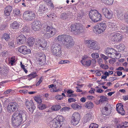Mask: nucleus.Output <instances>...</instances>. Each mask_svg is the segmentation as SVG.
Segmentation results:
<instances>
[{
	"label": "nucleus",
	"instance_id": "1",
	"mask_svg": "<svg viewBox=\"0 0 128 128\" xmlns=\"http://www.w3.org/2000/svg\"><path fill=\"white\" fill-rule=\"evenodd\" d=\"M27 118V113L25 111H16L12 116L11 122L14 127H17L26 122Z\"/></svg>",
	"mask_w": 128,
	"mask_h": 128
},
{
	"label": "nucleus",
	"instance_id": "2",
	"mask_svg": "<svg viewBox=\"0 0 128 128\" xmlns=\"http://www.w3.org/2000/svg\"><path fill=\"white\" fill-rule=\"evenodd\" d=\"M57 40L66 48H70L74 45V42L72 38L68 35H60L58 36Z\"/></svg>",
	"mask_w": 128,
	"mask_h": 128
},
{
	"label": "nucleus",
	"instance_id": "3",
	"mask_svg": "<svg viewBox=\"0 0 128 128\" xmlns=\"http://www.w3.org/2000/svg\"><path fill=\"white\" fill-rule=\"evenodd\" d=\"M63 119L62 116H59L50 121L48 125L52 128H60L63 124Z\"/></svg>",
	"mask_w": 128,
	"mask_h": 128
},
{
	"label": "nucleus",
	"instance_id": "4",
	"mask_svg": "<svg viewBox=\"0 0 128 128\" xmlns=\"http://www.w3.org/2000/svg\"><path fill=\"white\" fill-rule=\"evenodd\" d=\"M89 15L90 19L94 22H97L102 20V15L96 10H91L90 12Z\"/></svg>",
	"mask_w": 128,
	"mask_h": 128
},
{
	"label": "nucleus",
	"instance_id": "5",
	"mask_svg": "<svg viewBox=\"0 0 128 128\" xmlns=\"http://www.w3.org/2000/svg\"><path fill=\"white\" fill-rule=\"evenodd\" d=\"M106 26V23L104 22L99 23L94 26V32L98 34H101L104 31Z\"/></svg>",
	"mask_w": 128,
	"mask_h": 128
},
{
	"label": "nucleus",
	"instance_id": "6",
	"mask_svg": "<svg viewBox=\"0 0 128 128\" xmlns=\"http://www.w3.org/2000/svg\"><path fill=\"white\" fill-rule=\"evenodd\" d=\"M71 31L75 34H78L83 31V26L80 24H72L71 26Z\"/></svg>",
	"mask_w": 128,
	"mask_h": 128
},
{
	"label": "nucleus",
	"instance_id": "7",
	"mask_svg": "<svg viewBox=\"0 0 128 128\" xmlns=\"http://www.w3.org/2000/svg\"><path fill=\"white\" fill-rule=\"evenodd\" d=\"M45 30H46V33L44 34V36L47 38L53 36L57 32L56 28L52 26H47Z\"/></svg>",
	"mask_w": 128,
	"mask_h": 128
},
{
	"label": "nucleus",
	"instance_id": "8",
	"mask_svg": "<svg viewBox=\"0 0 128 128\" xmlns=\"http://www.w3.org/2000/svg\"><path fill=\"white\" fill-rule=\"evenodd\" d=\"M85 43L87 45L88 48L94 50H98L99 49V45L97 42L93 40H86Z\"/></svg>",
	"mask_w": 128,
	"mask_h": 128
},
{
	"label": "nucleus",
	"instance_id": "9",
	"mask_svg": "<svg viewBox=\"0 0 128 128\" xmlns=\"http://www.w3.org/2000/svg\"><path fill=\"white\" fill-rule=\"evenodd\" d=\"M24 18L27 21L31 20L35 18V12L32 11H25L23 14Z\"/></svg>",
	"mask_w": 128,
	"mask_h": 128
},
{
	"label": "nucleus",
	"instance_id": "10",
	"mask_svg": "<svg viewBox=\"0 0 128 128\" xmlns=\"http://www.w3.org/2000/svg\"><path fill=\"white\" fill-rule=\"evenodd\" d=\"M61 46L60 45L56 46L51 48V52L55 56H59L62 55Z\"/></svg>",
	"mask_w": 128,
	"mask_h": 128
},
{
	"label": "nucleus",
	"instance_id": "11",
	"mask_svg": "<svg viewBox=\"0 0 128 128\" xmlns=\"http://www.w3.org/2000/svg\"><path fill=\"white\" fill-rule=\"evenodd\" d=\"M80 119V116L79 114L77 112H74L72 116L71 124L73 126H76L79 123Z\"/></svg>",
	"mask_w": 128,
	"mask_h": 128
},
{
	"label": "nucleus",
	"instance_id": "12",
	"mask_svg": "<svg viewBox=\"0 0 128 128\" xmlns=\"http://www.w3.org/2000/svg\"><path fill=\"white\" fill-rule=\"evenodd\" d=\"M47 44V42L45 40L39 39H37L35 42L36 46L41 48L43 49L46 48Z\"/></svg>",
	"mask_w": 128,
	"mask_h": 128
},
{
	"label": "nucleus",
	"instance_id": "13",
	"mask_svg": "<svg viewBox=\"0 0 128 128\" xmlns=\"http://www.w3.org/2000/svg\"><path fill=\"white\" fill-rule=\"evenodd\" d=\"M112 40L114 41L119 42L122 39V36L117 32L113 33L111 34Z\"/></svg>",
	"mask_w": 128,
	"mask_h": 128
},
{
	"label": "nucleus",
	"instance_id": "14",
	"mask_svg": "<svg viewBox=\"0 0 128 128\" xmlns=\"http://www.w3.org/2000/svg\"><path fill=\"white\" fill-rule=\"evenodd\" d=\"M25 104L26 108L29 110L31 113H32L36 108V107L32 101V100H26V102Z\"/></svg>",
	"mask_w": 128,
	"mask_h": 128
},
{
	"label": "nucleus",
	"instance_id": "15",
	"mask_svg": "<svg viewBox=\"0 0 128 128\" xmlns=\"http://www.w3.org/2000/svg\"><path fill=\"white\" fill-rule=\"evenodd\" d=\"M26 42V37L23 34H21L17 38V44L18 46L24 44Z\"/></svg>",
	"mask_w": 128,
	"mask_h": 128
},
{
	"label": "nucleus",
	"instance_id": "16",
	"mask_svg": "<svg viewBox=\"0 0 128 128\" xmlns=\"http://www.w3.org/2000/svg\"><path fill=\"white\" fill-rule=\"evenodd\" d=\"M18 51L20 52L24 55L29 54L30 52V49L27 48L26 46H22L19 47Z\"/></svg>",
	"mask_w": 128,
	"mask_h": 128
},
{
	"label": "nucleus",
	"instance_id": "17",
	"mask_svg": "<svg viewBox=\"0 0 128 128\" xmlns=\"http://www.w3.org/2000/svg\"><path fill=\"white\" fill-rule=\"evenodd\" d=\"M17 104L15 102L8 104V112L11 113L16 110Z\"/></svg>",
	"mask_w": 128,
	"mask_h": 128
},
{
	"label": "nucleus",
	"instance_id": "18",
	"mask_svg": "<svg viewBox=\"0 0 128 128\" xmlns=\"http://www.w3.org/2000/svg\"><path fill=\"white\" fill-rule=\"evenodd\" d=\"M114 50L112 48H108L106 49L105 50V54L110 58H113L114 57V55L113 54V52H114Z\"/></svg>",
	"mask_w": 128,
	"mask_h": 128
},
{
	"label": "nucleus",
	"instance_id": "19",
	"mask_svg": "<svg viewBox=\"0 0 128 128\" xmlns=\"http://www.w3.org/2000/svg\"><path fill=\"white\" fill-rule=\"evenodd\" d=\"M50 10L46 8L45 6L42 5H41L39 8L38 11V13L41 14L43 13H47L50 12Z\"/></svg>",
	"mask_w": 128,
	"mask_h": 128
},
{
	"label": "nucleus",
	"instance_id": "20",
	"mask_svg": "<svg viewBox=\"0 0 128 128\" xmlns=\"http://www.w3.org/2000/svg\"><path fill=\"white\" fill-rule=\"evenodd\" d=\"M40 22L38 21L35 20L33 23L32 27L34 31H38L40 28Z\"/></svg>",
	"mask_w": 128,
	"mask_h": 128
},
{
	"label": "nucleus",
	"instance_id": "21",
	"mask_svg": "<svg viewBox=\"0 0 128 128\" xmlns=\"http://www.w3.org/2000/svg\"><path fill=\"white\" fill-rule=\"evenodd\" d=\"M116 12V16L119 20H122L124 19L125 14L123 12L120 10H117Z\"/></svg>",
	"mask_w": 128,
	"mask_h": 128
},
{
	"label": "nucleus",
	"instance_id": "22",
	"mask_svg": "<svg viewBox=\"0 0 128 128\" xmlns=\"http://www.w3.org/2000/svg\"><path fill=\"white\" fill-rule=\"evenodd\" d=\"M36 60L38 63L40 65H43L45 62L46 58L45 56H43L42 58H37Z\"/></svg>",
	"mask_w": 128,
	"mask_h": 128
},
{
	"label": "nucleus",
	"instance_id": "23",
	"mask_svg": "<svg viewBox=\"0 0 128 128\" xmlns=\"http://www.w3.org/2000/svg\"><path fill=\"white\" fill-rule=\"evenodd\" d=\"M116 109V110L119 114L122 115L124 114L125 112L123 108V105L120 106L118 105V106L117 105Z\"/></svg>",
	"mask_w": 128,
	"mask_h": 128
},
{
	"label": "nucleus",
	"instance_id": "24",
	"mask_svg": "<svg viewBox=\"0 0 128 128\" xmlns=\"http://www.w3.org/2000/svg\"><path fill=\"white\" fill-rule=\"evenodd\" d=\"M70 14L67 12H64L61 14L60 18L62 19L66 20L70 17Z\"/></svg>",
	"mask_w": 128,
	"mask_h": 128
},
{
	"label": "nucleus",
	"instance_id": "25",
	"mask_svg": "<svg viewBox=\"0 0 128 128\" xmlns=\"http://www.w3.org/2000/svg\"><path fill=\"white\" fill-rule=\"evenodd\" d=\"M16 61L14 56H12L11 58H8V64L13 66L16 65Z\"/></svg>",
	"mask_w": 128,
	"mask_h": 128
},
{
	"label": "nucleus",
	"instance_id": "26",
	"mask_svg": "<svg viewBox=\"0 0 128 128\" xmlns=\"http://www.w3.org/2000/svg\"><path fill=\"white\" fill-rule=\"evenodd\" d=\"M20 25V23L16 21L14 22L10 25L11 27L14 29L18 28Z\"/></svg>",
	"mask_w": 128,
	"mask_h": 128
},
{
	"label": "nucleus",
	"instance_id": "27",
	"mask_svg": "<svg viewBox=\"0 0 128 128\" xmlns=\"http://www.w3.org/2000/svg\"><path fill=\"white\" fill-rule=\"evenodd\" d=\"M116 48L118 49V51L120 52L124 50L125 48L124 45L122 44H120L119 45L116 46Z\"/></svg>",
	"mask_w": 128,
	"mask_h": 128
},
{
	"label": "nucleus",
	"instance_id": "28",
	"mask_svg": "<svg viewBox=\"0 0 128 128\" xmlns=\"http://www.w3.org/2000/svg\"><path fill=\"white\" fill-rule=\"evenodd\" d=\"M92 116L90 114H86L84 117V122H86L92 118Z\"/></svg>",
	"mask_w": 128,
	"mask_h": 128
},
{
	"label": "nucleus",
	"instance_id": "29",
	"mask_svg": "<svg viewBox=\"0 0 128 128\" xmlns=\"http://www.w3.org/2000/svg\"><path fill=\"white\" fill-rule=\"evenodd\" d=\"M82 64L84 65L88 66L90 65L91 61L90 60L80 61Z\"/></svg>",
	"mask_w": 128,
	"mask_h": 128
},
{
	"label": "nucleus",
	"instance_id": "30",
	"mask_svg": "<svg viewBox=\"0 0 128 128\" xmlns=\"http://www.w3.org/2000/svg\"><path fill=\"white\" fill-rule=\"evenodd\" d=\"M85 106L88 109H91L93 107V104L91 102H88L85 104Z\"/></svg>",
	"mask_w": 128,
	"mask_h": 128
},
{
	"label": "nucleus",
	"instance_id": "31",
	"mask_svg": "<svg viewBox=\"0 0 128 128\" xmlns=\"http://www.w3.org/2000/svg\"><path fill=\"white\" fill-rule=\"evenodd\" d=\"M30 28L29 27L26 25H24L21 30V31L24 32H30Z\"/></svg>",
	"mask_w": 128,
	"mask_h": 128
},
{
	"label": "nucleus",
	"instance_id": "32",
	"mask_svg": "<svg viewBox=\"0 0 128 128\" xmlns=\"http://www.w3.org/2000/svg\"><path fill=\"white\" fill-rule=\"evenodd\" d=\"M34 42V38H29L28 41V46H32L33 45Z\"/></svg>",
	"mask_w": 128,
	"mask_h": 128
},
{
	"label": "nucleus",
	"instance_id": "33",
	"mask_svg": "<svg viewBox=\"0 0 128 128\" xmlns=\"http://www.w3.org/2000/svg\"><path fill=\"white\" fill-rule=\"evenodd\" d=\"M61 108V106L60 105L57 104L52 106V109L53 111H56L60 109Z\"/></svg>",
	"mask_w": 128,
	"mask_h": 128
},
{
	"label": "nucleus",
	"instance_id": "34",
	"mask_svg": "<svg viewBox=\"0 0 128 128\" xmlns=\"http://www.w3.org/2000/svg\"><path fill=\"white\" fill-rule=\"evenodd\" d=\"M112 12L111 11H108V12H107L104 16L106 18L111 19L112 18Z\"/></svg>",
	"mask_w": 128,
	"mask_h": 128
},
{
	"label": "nucleus",
	"instance_id": "35",
	"mask_svg": "<svg viewBox=\"0 0 128 128\" xmlns=\"http://www.w3.org/2000/svg\"><path fill=\"white\" fill-rule=\"evenodd\" d=\"M71 106L75 110L80 109L82 108L81 106L75 103L72 104L71 105Z\"/></svg>",
	"mask_w": 128,
	"mask_h": 128
},
{
	"label": "nucleus",
	"instance_id": "36",
	"mask_svg": "<svg viewBox=\"0 0 128 128\" xmlns=\"http://www.w3.org/2000/svg\"><path fill=\"white\" fill-rule=\"evenodd\" d=\"M36 73L32 72L28 76V77L30 78L28 80H30L32 78H34L37 76V75L36 74Z\"/></svg>",
	"mask_w": 128,
	"mask_h": 128
},
{
	"label": "nucleus",
	"instance_id": "37",
	"mask_svg": "<svg viewBox=\"0 0 128 128\" xmlns=\"http://www.w3.org/2000/svg\"><path fill=\"white\" fill-rule=\"evenodd\" d=\"M85 14L82 10H81L79 12L78 15V17L80 19H81L84 16Z\"/></svg>",
	"mask_w": 128,
	"mask_h": 128
},
{
	"label": "nucleus",
	"instance_id": "38",
	"mask_svg": "<svg viewBox=\"0 0 128 128\" xmlns=\"http://www.w3.org/2000/svg\"><path fill=\"white\" fill-rule=\"evenodd\" d=\"M38 107L41 110H43L46 108V106L45 104L40 103L38 106Z\"/></svg>",
	"mask_w": 128,
	"mask_h": 128
},
{
	"label": "nucleus",
	"instance_id": "39",
	"mask_svg": "<svg viewBox=\"0 0 128 128\" xmlns=\"http://www.w3.org/2000/svg\"><path fill=\"white\" fill-rule=\"evenodd\" d=\"M14 41L13 40H11L9 44H8V47L10 48H14Z\"/></svg>",
	"mask_w": 128,
	"mask_h": 128
},
{
	"label": "nucleus",
	"instance_id": "40",
	"mask_svg": "<svg viewBox=\"0 0 128 128\" xmlns=\"http://www.w3.org/2000/svg\"><path fill=\"white\" fill-rule=\"evenodd\" d=\"M104 3L108 5H112V4L114 0H105Z\"/></svg>",
	"mask_w": 128,
	"mask_h": 128
},
{
	"label": "nucleus",
	"instance_id": "41",
	"mask_svg": "<svg viewBox=\"0 0 128 128\" xmlns=\"http://www.w3.org/2000/svg\"><path fill=\"white\" fill-rule=\"evenodd\" d=\"M101 112L104 115H108V114H110L111 113L110 111H107L106 112L105 110L103 108L101 110Z\"/></svg>",
	"mask_w": 128,
	"mask_h": 128
},
{
	"label": "nucleus",
	"instance_id": "42",
	"mask_svg": "<svg viewBox=\"0 0 128 128\" xmlns=\"http://www.w3.org/2000/svg\"><path fill=\"white\" fill-rule=\"evenodd\" d=\"M4 106L6 110L8 111V100L7 99L5 100L4 103Z\"/></svg>",
	"mask_w": 128,
	"mask_h": 128
},
{
	"label": "nucleus",
	"instance_id": "43",
	"mask_svg": "<svg viewBox=\"0 0 128 128\" xmlns=\"http://www.w3.org/2000/svg\"><path fill=\"white\" fill-rule=\"evenodd\" d=\"M109 26L111 28L112 30H117V26L116 25H115V24H109Z\"/></svg>",
	"mask_w": 128,
	"mask_h": 128
},
{
	"label": "nucleus",
	"instance_id": "44",
	"mask_svg": "<svg viewBox=\"0 0 128 128\" xmlns=\"http://www.w3.org/2000/svg\"><path fill=\"white\" fill-rule=\"evenodd\" d=\"M54 81H56V80H54ZM54 86L55 88V89L57 88H59L60 86V85H62L60 83L58 82H55L54 81Z\"/></svg>",
	"mask_w": 128,
	"mask_h": 128
},
{
	"label": "nucleus",
	"instance_id": "45",
	"mask_svg": "<svg viewBox=\"0 0 128 128\" xmlns=\"http://www.w3.org/2000/svg\"><path fill=\"white\" fill-rule=\"evenodd\" d=\"M98 125L96 123L91 124L89 126V128H98Z\"/></svg>",
	"mask_w": 128,
	"mask_h": 128
},
{
	"label": "nucleus",
	"instance_id": "46",
	"mask_svg": "<svg viewBox=\"0 0 128 128\" xmlns=\"http://www.w3.org/2000/svg\"><path fill=\"white\" fill-rule=\"evenodd\" d=\"M91 56L92 58H97L99 57V54L97 53H92Z\"/></svg>",
	"mask_w": 128,
	"mask_h": 128
},
{
	"label": "nucleus",
	"instance_id": "47",
	"mask_svg": "<svg viewBox=\"0 0 128 128\" xmlns=\"http://www.w3.org/2000/svg\"><path fill=\"white\" fill-rule=\"evenodd\" d=\"M114 52H113V53H114L116 56V59H118L120 57L121 55L118 52H117L115 50H114Z\"/></svg>",
	"mask_w": 128,
	"mask_h": 128
},
{
	"label": "nucleus",
	"instance_id": "48",
	"mask_svg": "<svg viewBox=\"0 0 128 128\" xmlns=\"http://www.w3.org/2000/svg\"><path fill=\"white\" fill-rule=\"evenodd\" d=\"M108 10L106 8H104L102 9L101 11L104 14V16L106 13L108 12Z\"/></svg>",
	"mask_w": 128,
	"mask_h": 128
},
{
	"label": "nucleus",
	"instance_id": "49",
	"mask_svg": "<svg viewBox=\"0 0 128 128\" xmlns=\"http://www.w3.org/2000/svg\"><path fill=\"white\" fill-rule=\"evenodd\" d=\"M55 98L57 100H60L63 98V96L61 95H58L56 96Z\"/></svg>",
	"mask_w": 128,
	"mask_h": 128
},
{
	"label": "nucleus",
	"instance_id": "50",
	"mask_svg": "<svg viewBox=\"0 0 128 128\" xmlns=\"http://www.w3.org/2000/svg\"><path fill=\"white\" fill-rule=\"evenodd\" d=\"M34 100L36 102L39 103V104L41 103L42 102V100L40 98L35 97Z\"/></svg>",
	"mask_w": 128,
	"mask_h": 128
},
{
	"label": "nucleus",
	"instance_id": "51",
	"mask_svg": "<svg viewBox=\"0 0 128 128\" xmlns=\"http://www.w3.org/2000/svg\"><path fill=\"white\" fill-rule=\"evenodd\" d=\"M2 39H5L6 40H8V34H4L2 36Z\"/></svg>",
	"mask_w": 128,
	"mask_h": 128
},
{
	"label": "nucleus",
	"instance_id": "52",
	"mask_svg": "<svg viewBox=\"0 0 128 128\" xmlns=\"http://www.w3.org/2000/svg\"><path fill=\"white\" fill-rule=\"evenodd\" d=\"M14 14L16 15H18L20 13V11L18 9H16L14 10Z\"/></svg>",
	"mask_w": 128,
	"mask_h": 128
},
{
	"label": "nucleus",
	"instance_id": "53",
	"mask_svg": "<svg viewBox=\"0 0 128 128\" xmlns=\"http://www.w3.org/2000/svg\"><path fill=\"white\" fill-rule=\"evenodd\" d=\"M4 13V15L5 16H8V7L7 6L5 8Z\"/></svg>",
	"mask_w": 128,
	"mask_h": 128
},
{
	"label": "nucleus",
	"instance_id": "54",
	"mask_svg": "<svg viewBox=\"0 0 128 128\" xmlns=\"http://www.w3.org/2000/svg\"><path fill=\"white\" fill-rule=\"evenodd\" d=\"M50 90L52 92H56L60 91V89H56V88L55 89V87L54 88H52Z\"/></svg>",
	"mask_w": 128,
	"mask_h": 128
},
{
	"label": "nucleus",
	"instance_id": "55",
	"mask_svg": "<svg viewBox=\"0 0 128 128\" xmlns=\"http://www.w3.org/2000/svg\"><path fill=\"white\" fill-rule=\"evenodd\" d=\"M123 124L122 125V128H125L128 126V122H125L123 123Z\"/></svg>",
	"mask_w": 128,
	"mask_h": 128
},
{
	"label": "nucleus",
	"instance_id": "56",
	"mask_svg": "<svg viewBox=\"0 0 128 128\" xmlns=\"http://www.w3.org/2000/svg\"><path fill=\"white\" fill-rule=\"evenodd\" d=\"M43 56H45L43 53L39 52L37 54V58H42Z\"/></svg>",
	"mask_w": 128,
	"mask_h": 128
},
{
	"label": "nucleus",
	"instance_id": "57",
	"mask_svg": "<svg viewBox=\"0 0 128 128\" xmlns=\"http://www.w3.org/2000/svg\"><path fill=\"white\" fill-rule=\"evenodd\" d=\"M103 69L106 70L108 68V66L107 65L102 64L100 66Z\"/></svg>",
	"mask_w": 128,
	"mask_h": 128
},
{
	"label": "nucleus",
	"instance_id": "58",
	"mask_svg": "<svg viewBox=\"0 0 128 128\" xmlns=\"http://www.w3.org/2000/svg\"><path fill=\"white\" fill-rule=\"evenodd\" d=\"M100 99H102L103 102L104 101H106L108 99L107 98L104 96H100Z\"/></svg>",
	"mask_w": 128,
	"mask_h": 128
},
{
	"label": "nucleus",
	"instance_id": "59",
	"mask_svg": "<svg viewBox=\"0 0 128 128\" xmlns=\"http://www.w3.org/2000/svg\"><path fill=\"white\" fill-rule=\"evenodd\" d=\"M68 101L69 102H75L76 101V100L74 98H70L68 99Z\"/></svg>",
	"mask_w": 128,
	"mask_h": 128
},
{
	"label": "nucleus",
	"instance_id": "60",
	"mask_svg": "<svg viewBox=\"0 0 128 128\" xmlns=\"http://www.w3.org/2000/svg\"><path fill=\"white\" fill-rule=\"evenodd\" d=\"M100 56L102 58L104 59L105 60H106L108 59V57L104 54H101Z\"/></svg>",
	"mask_w": 128,
	"mask_h": 128
},
{
	"label": "nucleus",
	"instance_id": "61",
	"mask_svg": "<svg viewBox=\"0 0 128 128\" xmlns=\"http://www.w3.org/2000/svg\"><path fill=\"white\" fill-rule=\"evenodd\" d=\"M14 6V4H12L8 6V13L10 12H11L12 9V8Z\"/></svg>",
	"mask_w": 128,
	"mask_h": 128
},
{
	"label": "nucleus",
	"instance_id": "62",
	"mask_svg": "<svg viewBox=\"0 0 128 128\" xmlns=\"http://www.w3.org/2000/svg\"><path fill=\"white\" fill-rule=\"evenodd\" d=\"M125 18L126 21L128 23V14H124Z\"/></svg>",
	"mask_w": 128,
	"mask_h": 128
},
{
	"label": "nucleus",
	"instance_id": "63",
	"mask_svg": "<svg viewBox=\"0 0 128 128\" xmlns=\"http://www.w3.org/2000/svg\"><path fill=\"white\" fill-rule=\"evenodd\" d=\"M68 62V61L67 60H62L59 62V63L60 64H63L67 63Z\"/></svg>",
	"mask_w": 128,
	"mask_h": 128
},
{
	"label": "nucleus",
	"instance_id": "64",
	"mask_svg": "<svg viewBox=\"0 0 128 128\" xmlns=\"http://www.w3.org/2000/svg\"><path fill=\"white\" fill-rule=\"evenodd\" d=\"M9 16V17H8V19H9V20L12 19L14 18V16L13 15V14H9V15H8V16Z\"/></svg>",
	"mask_w": 128,
	"mask_h": 128
}]
</instances>
